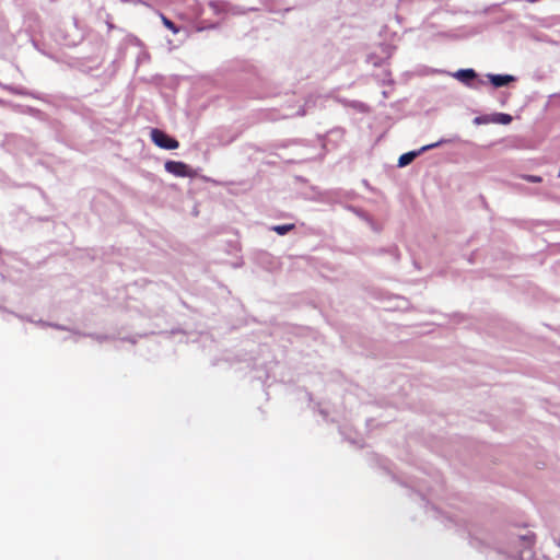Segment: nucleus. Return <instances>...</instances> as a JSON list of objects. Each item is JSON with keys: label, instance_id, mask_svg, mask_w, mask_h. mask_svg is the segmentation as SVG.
I'll return each instance as SVG.
<instances>
[{"label": "nucleus", "instance_id": "f257e3e1", "mask_svg": "<svg viewBox=\"0 0 560 560\" xmlns=\"http://www.w3.org/2000/svg\"><path fill=\"white\" fill-rule=\"evenodd\" d=\"M448 142H451V140H448V139H440L436 142H433V143H430V144L421 147L419 150L409 151L407 153H404L398 159V166L399 167H405V166L409 165L420 154H422V153H424V152H427L429 150L439 148L442 144H445V143H448Z\"/></svg>", "mask_w": 560, "mask_h": 560}, {"label": "nucleus", "instance_id": "f03ea898", "mask_svg": "<svg viewBox=\"0 0 560 560\" xmlns=\"http://www.w3.org/2000/svg\"><path fill=\"white\" fill-rule=\"evenodd\" d=\"M151 139L155 145L165 150H174L179 145L176 139L170 137L164 131L159 129L151 130Z\"/></svg>", "mask_w": 560, "mask_h": 560}, {"label": "nucleus", "instance_id": "7ed1b4c3", "mask_svg": "<svg viewBox=\"0 0 560 560\" xmlns=\"http://www.w3.org/2000/svg\"><path fill=\"white\" fill-rule=\"evenodd\" d=\"M164 167L166 172L176 177H192L196 174L190 166L179 161H167L165 162Z\"/></svg>", "mask_w": 560, "mask_h": 560}, {"label": "nucleus", "instance_id": "20e7f679", "mask_svg": "<svg viewBox=\"0 0 560 560\" xmlns=\"http://www.w3.org/2000/svg\"><path fill=\"white\" fill-rule=\"evenodd\" d=\"M533 544V539L530 536H520L515 541H514V545L517 546V547H522L518 551H517V555H510V557L513 559V560H525L526 558H530L532 556V551H530V546Z\"/></svg>", "mask_w": 560, "mask_h": 560}, {"label": "nucleus", "instance_id": "39448f33", "mask_svg": "<svg viewBox=\"0 0 560 560\" xmlns=\"http://www.w3.org/2000/svg\"><path fill=\"white\" fill-rule=\"evenodd\" d=\"M453 77L468 88H476L472 81L477 78V72L474 69H459Z\"/></svg>", "mask_w": 560, "mask_h": 560}, {"label": "nucleus", "instance_id": "423d86ee", "mask_svg": "<svg viewBox=\"0 0 560 560\" xmlns=\"http://www.w3.org/2000/svg\"><path fill=\"white\" fill-rule=\"evenodd\" d=\"M487 78L494 88H501L514 82L516 79L511 74H492L488 73Z\"/></svg>", "mask_w": 560, "mask_h": 560}, {"label": "nucleus", "instance_id": "0eeeda50", "mask_svg": "<svg viewBox=\"0 0 560 560\" xmlns=\"http://www.w3.org/2000/svg\"><path fill=\"white\" fill-rule=\"evenodd\" d=\"M381 50H382L381 56H377L374 52L369 54L366 57V61L375 67L381 66L383 63V61L390 56V52L387 47H381Z\"/></svg>", "mask_w": 560, "mask_h": 560}, {"label": "nucleus", "instance_id": "6e6552de", "mask_svg": "<svg viewBox=\"0 0 560 560\" xmlns=\"http://www.w3.org/2000/svg\"><path fill=\"white\" fill-rule=\"evenodd\" d=\"M512 121V117L509 114L497 113L491 115V122L500 125H509Z\"/></svg>", "mask_w": 560, "mask_h": 560}, {"label": "nucleus", "instance_id": "1a4fd4ad", "mask_svg": "<svg viewBox=\"0 0 560 560\" xmlns=\"http://www.w3.org/2000/svg\"><path fill=\"white\" fill-rule=\"evenodd\" d=\"M294 228L293 224H282V225H273L271 231L276 232L279 235H285Z\"/></svg>", "mask_w": 560, "mask_h": 560}, {"label": "nucleus", "instance_id": "9d476101", "mask_svg": "<svg viewBox=\"0 0 560 560\" xmlns=\"http://www.w3.org/2000/svg\"><path fill=\"white\" fill-rule=\"evenodd\" d=\"M491 122V115L477 116L474 119L475 125H482Z\"/></svg>", "mask_w": 560, "mask_h": 560}, {"label": "nucleus", "instance_id": "9b49d317", "mask_svg": "<svg viewBox=\"0 0 560 560\" xmlns=\"http://www.w3.org/2000/svg\"><path fill=\"white\" fill-rule=\"evenodd\" d=\"M162 21H163V24H164L167 28H170L173 33H177V32H178V30L176 28L175 24H174L171 20H168V19H167V18H165V16H162Z\"/></svg>", "mask_w": 560, "mask_h": 560}, {"label": "nucleus", "instance_id": "f8f14e48", "mask_svg": "<svg viewBox=\"0 0 560 560\" xmlns=\"http://www.w3.org/2000/svg\"><path fill=\"white\" fill-rule=\"evenodd\" d=\"M522 178L529 183H540L542 180L540 176L536 175H523Z\"/></svg>", "mask_w": 560, "mask_h": 560}, {"label": "nucleus", "instance_id": "ddd939ff", "mask_svg": "<svg viewBox=\"0 0 560 560\" xmlns=\"http://www.w3.org/2000/svg\"><path fill=\"white\" fill-rule=\"evenodd\" d=\"M478 84H479V85H483V84H485V81H483V80H479V81H478Z\"/></svg>", "mask_w": 560, "mask_h": 560}, {"label": "nucleus", "instance_id": "4468645a", "mask_svg": "<svg viewBox=\"0 0 560 560\" xmlns=\"http://www.w3.org/2000/svg\"><path fill=\"white\" fill-rule=\"evenodd\" d=\"M96 339H97V340H103L104 338H103V337H100V336H96Z\"/></svg>", "mask_w": 560, "mask_h": 560}, {"label": "nucleus", "instance_id": "2eb2a0df", "mask_svg": "<svg viewBox=\"0 0 560 560\" xmlns=\"http://www.w3.org/2000/svg\"><path fill=\"white\" fill-rule=\"evenodd\" d=\"M538 0H529V2L534 3V2H537Z\"/></svg>", "mask_w": 560, "mask_h": 560}, {"label": "nucleus", "instance_id": "dca6fc26", "mask_svg": "<svg viewBox=\"0 0 560 560\" xmlns=\"http://www.w3.org/2000/svg\"><path fill=\"white\" fill-rule=\"evenodd\" d=\"M558 177L560 178V168H559Z\"/></svg>", "mask_w": 560, "mask_h": 560}]
</instances>
